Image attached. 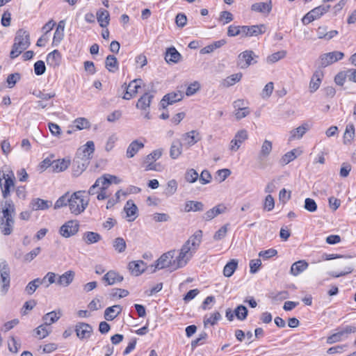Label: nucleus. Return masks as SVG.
<instances>
[{"label":"nucleus","instance_id":"69168bd1","mask_svg":"<svg viewBox=\"0 0 356 356\" xmlns=\"http://www.w3.org/2000/svg\"><path fill=\"white\" fill-rule=\"evenodd\" d=\"M227 232V225L221 227L213 235L215 241H219L225 237Z\"/></svg>","mask_w":356,"mask_h":356},{"label":"nucleus","instance_id":"e433bc0d","mask_svg":"<svg viewBox=\"0 0 356 356\" xmlns=\"http://www.w3.org/2000/svg\"><path fill=\"white\" fill-rule=\"evenodd\" d=\"M82 238L86 244L90 245L99 242L102 240V236L97 232H86L83 234Z\"/></svg>","mask_w":356,"mask_h":356},{"label":"nucleus","instance_id":"c9c22d12","mask_svg":"<svg viewBox=\"0 0 356 356\" xmlns=\"http://www.w3.org/2000/svg\"><path fill=\"white\" fill-rule=\"evenodd\" d=\"M181 57V54L177 51V49L174 47H172L167 49L165 59L167 63L172 62L176 63L179 62Z\"/></svg>","mask_w":356,"mask_h":356},{"label":"nucleus","instance_id":"a18cd8bd","mask_svg":"<svg viewBox=\"0 0 356 356\" xmlns=\"http://www.w3.org/2000/svg\"><path fill=\"white\" fill-rule=\"evenodd\" d=\"M337 332L343 340L348 338L350 334L356 332V327L353 325H346L344 327L339 328L337 330Z\"/></svg>","mask_w":356,"mask_h":356},{"label":"nucleus","instance_id":"f03ea898","mask_svg":"<svg viewBox=\"0 0 356 356\" xmlns=\"http://www.w3.org/2000/svg\"><path fill=\"white\" fill-rule=\"evenodd\" d=\"M15 206L12 200L0 202V230L3 235L11 234L15 224Z\"/></svg>","mask_w":356,"mask_h":356},{"label":"nucleus","instance_id":"c756f323","mask_svg":"<svg viewBox=\"0 0 356 356\" xmlns=\"http://www.w3.org/2000/svg\"><path fill=\"white\" fill-rule=\"evenodd\" d=\"M97 19L101 27H107L110 21L108 11L102 8L98 10L97 12Z\"/></svg>","mask_w":356,"mask_h":356},{"label":"nucleus","instance_id":"72a5a7b5","mask_svg":"<svg viewBox=\"0 0 356 356\" xmlns=\"http://www.w3.org/2000/svg\"><path fill=\"white\" fill-rule=\"evenodd\" d=\"M70 164V159H58L52 162V169L54 172H60L65 170Z\"/></svg>","mask_w":356,"mask_h":356},{"label":"nucleus","instance_id":"79ce46f5","mask_svg":"<svg viewBox=\"0 0 356 356\" xmlns=\"http://www.w3.org/2000/svg\"><path fill=\"white\" fill-rule=\"evenodd\" d=\"M42 284H43V280H40V278H36L28 283L24 291L28 295H32Z\"/></svg>","mask_w":356,"mask_h":356},{"label":"nucleus","instance_id":"aec40b11","mask_svg":"<svg viewBox=\"0 0 356 356\" xmlns=\"http://www.w3.org/2000/svg\"><path fill=\"white\" fill-rule=\"evenodd\" d=\"M123 279V276L115 270H109L102 277L103 281L106 282L108 285H113L121 282Z\"/></svg>","mask_w":356,"mask_h":356},{"label":"nucleus","instance_id":"58836bf2","mask_svg":"<svg viewBox=\"0 0 356 356\" xmlns=\"http://www.w3.org/2000/svg\"><path fill=\"white\" fill-rule=\"evenodd\" d=\"M182 152V144L179 140H174L170 149V156L172 159H177Z\"/></svg>","mask_w":356,"mask_h":356},{"label":"nucleus","instance_id":"7ed1b4c3","mask_svg":"<svg viewBox=\"0 0 356 356\" xmlns=\"http://www.w3.org/2000/svg\"><path fill=\"white\" fill-rule=\"evenodd\" d=\"M31 44L30 35L28 31L24 29H19L14 39L10 57L12 59L17 58Z\"/></svg>","mask_w":356,"mask_h":356},{"label":"nucleus","instance_id":"423d86ee","mask_svg":"<svg viewBox=\"0 0 356 356\" xmlns=\"http://www.w3.org/2000/svg\"><path fill=\"white\" fill-rule=\"evenodd\" d=\"M10 270L8 263L3 260L0 261V282L2 284L1 291L6 294L8 291L10 282Z\"/></svg>","mask_w":356,"mask_h":356},{"label":"nucleus","instance_id":"0eeeda50","mask_svg":"<svg viewBox=\"0 0 356 356\" xmlns=\"http://www.w3.org/2000/svg\"><path fill=\"white\" fill-rule=\"evenodd\" d=\"M257 57L258 56L255 55L253 51L245 50L238 56L237 65L241 69H246L250 65L257 63V60H254V59Z\"/></svg>","mask_w":356,"mask_h":356},{"label":"nucleus","instance_id":"9d476101","mask_svg":"<svg viewBox=\"0 0 356 356\" xmlns=\"http://www.w3.org/2000/svg\"><path fill=\"white\" fill-rule=\"evenodd\" d=\"M142 83V79H136L131 81L128 86L126 83H124L122 87L124 88L126 92L123 96V99L129 100L136 96L138 92V89L141 87Z\"/></svg>","mask_w":356,"mask_h":356},{"label":"nucleus","instance_id":"f257e3e1","mask_svg":"<svg viewBox=\"0 0 356 356\" xmlns=\"http://www.w3.org/2000/svg\"><path fill=\"white\" fill-rule=\"evenodd\" d=\"M202 235V230H197L184 243L179 250L178 256L172 261V265L175 266L174 270L183 268L188 264L199 248Z\"/></svg>","mask_w":356,"mask_h":356},{"label":"nucleus","instance_id":"37998d69","mask_svg":"<svg viewBox=\"0 0 356 356\" xmlns=\"http://www.w3.org/2000/svg\"><path fill=\"white\" fill-rule=\"evenodd\" d=\"M355 136V127L353 124L346 126L345 133L343 134L344 144L350 143Z\"/></svg>","mask_w":356,"mask_h":356},{"label":"nucleus","instance_id":"338daca9","mask_svg":"<svg viewBox=\"0 0 356 356\" xmlns=\"http://www.w3.org/2000/svg\"><path fill=\"white\" fill-rule=\"evenodd\" d=\"M261 265V261L259 259H252L250 261V272L252 274L256 273Z\"/></svg>","mask_w":356,"mask_h":356},{"label":"nucleus","instance_id":"f3484780","mask_svg":"<svg viewBox=\"0 0 356 356\" xmlns=\"http://www.w3.org/2000/svg\"><path fill=\"white\" fill-rule=\"evenodd\" d=\"M272 1L268 0L266 2L254 3L251 6V10L262 14L268 15L272 10Z\"/></svg>","mask_w":356,"mask_h":356},{"label":"nucleus","instance_id":"bb28decb","mask_svg":"<svg viewBox=\"0 0 356 356\" xmlns=\"http://www.w3.org/2000/svg\"><path fill=\"white\" fill-rule=\"evenodd\" d=\"M122 309L119 305L107 307L104 311V318L106 321H113L120 314Z\"/></svg>","mask_w":356,"mask_h":356},{"label":"nucleus","instance_id":"f704fd0d","mask_svg":"<svg viewBox=\"0 0 356 356\" xmlns=\"http://www.w3.org/2000/svg\"><path fill=\"white\" fill-rule=\"evenodd\" d=\"M51 205V202L40 198L33 199L31 202L33 211L47 209Z\"/></svg>","mask_w":356,"mask_h":356},{"label":"nucleus","instance_id":"0e129e2a","mask_svg":"<svg viewBox=\"0 0 356 356\" xmlns=\"http://www.w3.org/2000/svg\"><path fill=\"white\" fill-rule=\"evenodd\" d=\"M275 207V201L273 196L268 194L264 201V209L268 211H270L273 209Z\"/></svg>","mask_w":356,"mask_h":356},{"label":"nucleus","instance_id":"6ab92c4d","mask_svg":"<svg viewBox=\"0 0 356 356\" xmlns=\"http://www.w3.org/2000/svg\"><path fill=\"white\" fill-rule=\"evenodd\" d=\"M183 140L186 142V144L191 147L201 140L200 133L196 130H192L189 132L185 133L181 136Z\"/></svg>","mask_w":356,"mask_h":356},{"label":"nucleus","instance_id":"c03bdc74","mask_svg":"<svg viewBox=\"0 0 356 356\" xmlns=\"http://www.w3.org/2000/svg\"><path fill=\"white\" fill-rule=\"evenodd\" d=\"M113 246L118 252L122 253L126 250V241L123 238L118 237L113 241Z\"/></svg>","mask_w":356,"mask_h":356},{"label":"nucleus","instance_id":"9b49d317","mask_svg":"<svg viewBox=\"0 0 356 356\" xmlns=\"http://www.w3.org/2000/svg\"><path fill=\"white\" fill-rule=\"evenodd\" d=\"M175 250H172L163 254L157 259L155 268L158 269H163L170 266L174 270L175 266L172 265V259L175 254Z\"/></svg>","mask_w":356,"mask_h":356},{"label":"nucleus","instance_id":"864d4df0","mask_svg":"<svg viewBox=\"0 0 356 356\" xmlns=\"http://www.w3.org/2000/svg\"><path fill=\"white\" fill-rule=\"evenodd\" d=\"M296 149H293L286 153L281 159V163L282 165H286L291 161H293L297 157V155L296 154Z\"/></svg>","mask_w":356,"mask_h":356},{"label":"nucleus","instance_id":"de8ad7c7","mask_svg":"<svg viewBox=\"0 0 356 356\" xmlns=\"http://www.w3.org/2000/svg\"><path fill=\"white\" fill-rule=\"evenodd\" d=\"M330 8V6H319L311 11H309L312 16L316 19L322 16L324 13H327Z\"/></svg>","mask_w":356,"mask_h":356},{"label":"nucleus","instance_id":"7c9ffc66","mask_svg":"<svg viewBox=\"0 0 356 356\" xmlns=\"http://www.w3.org/2000/svg\"><path fill=\"white\" fill-rule=\"evenodd\" d=\"M144 147V144L138 140L132 141L127 147L126 156L127 158L134 157L138 152Z\"/></svg>","mask_w":356,"mask_h":356},{"label":"nucleus","instance_id":"052dcab7","mask_svg":"<svg viewBox=\"0 0 356 356\" xmlns=\"http://www.w3.org/2000/svg\"><path fill=\"white\" fill-rule=\"evenodd\" d=\"M242 26L230 25L227 29V35L229 37H235L238 35H242Z\"/></svg>","mask_w":356,"mask_h":356},{"label":"nucleus","instance_id":"393cba45","mask_svg":"<svg viewBox=\"0 0 356 356\" xmlns=\"http://www.w3.org/2000/svg\"><path fill=\"white\" fill-rule=\"evenodd\" d=\"M308 263L305 260H299L293 263L290 269V273L293 276H298L308 268Z\"/></svg>","mask_w":356,"mask_h":356},{"label":"nucleus","instance_id":"3c124183","mask_svg":"<svg viewBox=\"0 0 356 356\" xmlns=\"http://www.w3.org/2000/svg\"><path fill=\"white\" fill-rule=\"evenodd\" d=\"M242 73H236L233 74L230 76H229L225 80V84L229 87L234 85L236 83L241 81L242 78Z\"/></svg>","mask_w":356,"mask_h":356},{"label":"nucleus","instance_id":"6e6552de","mask_svg":"<svg viewBox=\"0 0 356 356\" xmlns=\"http://www.w3.org/2000/svg\"><path fill=\"white\" fill-rule=\"evenodd\" d=\"M79 229V223L77 220H69L60 227L59 232L62 236L69 238L75 235Z\"/></svg>","mask_w":356,"mask_h":356},{"label":"nucleus","instance_id":"4be33fe9","mask_svg":"<svg viewBox=\"0 0 356 356\" xmlns=\"http://www.w3.org/2000/svg\"><path fill=\"white\" fill-rule=\"evenodd\" d=\"M75 273L73 270H68L60 275L56 281V284L67 287L74 280Z\"/></svg>","mask_w":356,"mask_h":356},{"label":"nucleus","instance_id":"a878e982","mask_svg":"<svg viewBox=\"0 0 356 356\" xmlns=\"http://www.w3.org/2000/svg\"><path fill=\"white\" fill-rule=\"evenodd\" d=\"M323 76V72L321 70H316L314 73V74L312 77V79L310 81V83H309L310 92L313 93L318 89L320 84L321 83V79H322Z\"/></svg>","mask_w":356,"mask_h":356},{"label":"nucleus","instance_id":"412c9836","mask_svg":"<svg viewBox=\"0 0 356 356\" xmlns=\"http://www.w3.org/2000/svg\"><path fill=\"white\" fill-rule=\"evenodd\" d=\"M146 264L141 260L133 261L129 263L128 268L131 274L138 276L145 271Z\"/></svg>","mask_w":356,"mask_h":356},{"label":"nucleus","instance_id":"c85d7f7f","mask_svg":"<svg viewBox=\"0 0 356 356\" xmlns=\"http://www.w3.org/2000/svg\"><path fill=\"white\" fill-rule=\"evenodd\" d=\"M124 210L127 214V217L131 218L129 221H133L136 218L138 208L131 200H128L124 207Z\"/></svg>","mask_w":356,"mask_h":356},{"label":"nucleus","instance_id":"e2e57ef3","mask_svg":"<svg viewBox=\"0 0 356 356\" xmlns=\"http://www.w3.org/2000/svg\"><path fill=\"white\" fill-rule=\"evenodd\" d=\"M46 67L44 61L38 60L34 64V72L36 75L40 76L45 72Z\"/></svg>","mask_w":356,"mask_h":356},{"label":"nucleus","instance_id":"09e8293b","mask_svg":"<svg viewBox=\"0 0 356 356\" xmlns=\"http://www.w3.org/2000/svg\"><path fill=\"white\" fill-rule=\"evenodd\" d=\"M248 311L244 305H238L234 310L236 317L240 320L243 321L247 318Z\"/></svg>","mask_w":356,"mask_h":356},{"label":"nucleus","instance_id":"5701e85b","mask_svg":"<svg viewBox=\"0 0 356 356\" xmlns=\"http://www.w3.org/2000/svg\"><path fill=\"white\" fill-rule=\"evenodd\" d=\"M61 61V54L58 50L55 49L48 54L47 56V63L52 67H57L59 66Z\"/></svg>","mask_w":356,"mask_h":356},{"label":"nucleus","instance_id":"f8f14e48","mask_svg":"<svg viewBox=\"0 0 356 356\" xmlns=\"http://www.w3.org/2000/svg\"><path fill=\"white\" fill-rule=\"evenodd\" d=\"M92 330V327L86 323H78L75 326L76 336L81 340L88 339Z\"/></svg>","mask_w":356,"mask_h":356},{"label":"nucleus","instance_id":"ea45409f","mask_svg":"<svg viewBox=\"0 0 356 356\" xmlns=\"http://www.w3.org/2000/svg\"><path fill=\"white\" fill-rule=\"evenodd\" d=\"M204 210V204L201 202L197 201H187L185 204L184 211L186 212L190 211H202Z\"/></svg>","mask_w":356,"mask_h":356},{"label":"nucleus","instance_id":"bf43d9fd","mask_svg":"<svg viewBox=\"0 0 356 356\" xmlns=\"http://www.w3.org/2000/svg\"><path fill=\"white\" fill-rule=\"evenodd\" d=\"M74 124H75V127L79 130H81L83 129H87V128L90 127L89 121L86 118H76L74 120Z\"/></svg>","mask_w":356,"mask_h":356},{"label":"nucleus","instance_id":"cd10ccee","mask_svg":"<svg viewBox=\"0 0 356 356\" xmlns=\"http://www.w3.org/2000/svg\"><path fill=\"white\" fill-rule=\"evenodd\" d=\"M154 97V95L149 92H145L143 96L140 97L136 104V108L146 111L150 106L152 99Z\"/></svg>","mask_w":356,"mask_h":356},{"label":"nucleus","instance_id":"6e6d98bb","mask_svg":"<svg viewBox=\"0 0 356 356\" xmlns=\"http://www.w3.org/2000/svg\"><path fill=\"white\" fill-rule=\"evenodd\" d=\"M199 177V175L197 171L194 169H189L185 174V179L186 181L189 183L195 182Z\"/></svg>","mask_w":356,"mask_h":356},{"label":"nucleus","instance_id":"13d9d810","mask_svg":"<svg viewBox=\"0 0 356 356\" xmlns=\"http://www.w3.org/2000/svg\"><path fill=\"white\" fill-rule=\"evenodd\" d=\"M161 155H162L161 149L154 150L152 153H150L149 154H148L146 156L144 163H147L149 161L154 162L156 160H158L161 156Z\"/></svg>","mask_w":356,"mask_h":356},{"label":"nucleus","instance_id":"a19ab883","mask_svg":"<svg viewBox=\"0 0 356 356\" xmlns=\"http://www.w3.org/2000/svg\"><path fill=\"white\" fill-rule=\"evenodd\" d=\"M106 68L111 72H115L118 69V61L113 55H108L106 58Z\"/></svg>","mask_w":356,"mask_h":356},{"label":"nucleus","instance_id":"39448f33","mask_svg":"<svg viewBox=\"0 0 356 356\" xmlns=\"http://www.w3.org/2000/svg\"><path fill=\"white\" fill-rule=\"evenodd\" d=\"M344 54L343 52L334 51L321 54L317 60V63L319 67L324 68L335 62L342 60Z\"/></svg>","mask_w":356,"mask_h":356},{"label":"nucleus","instance_id":"4c0bfd02","mask_svg":"<svg viewBox=\"0 0 356 356\" xmlns=\"http://www.w3.org/2000/svg\"><path fill=\"white\" fill-rule=\"evenodd\" d=\"M238 263V260L235 259H231L227 262L223 268L224 276L227 277H231L236 270Z\"/></svg>","mask_w":356,"mask_h":356},{"label":"nucleus","instance_id":"20e7f679","mask_svg":"<svg viewBox=\"0 0 356 356\" xmlns=\"http://www.w3.org/2000/svg\"><path fill=\"white\" fill-rule=\"evenodd\" d=\"M85 191H79L69 195L68 207L72 213L77 216L83 213L88 205L89 200L83 198Z\"/></svg>","mask_w":356,"mask_h":356},{"label":"nucleus","instance_id":"4d7b16f0","mask_svg":"<svg viewBox=\"0 0 356 356\" xmlns=\"http://www.w3.org/2000/svg\"><path fill=\"white\" fill-rule=\"evenodd\" d=\"M304 208L309 212H315L317 210V204L314 200L307 197L305 200Z\"/></svg>","mask_w":356,"mask_h":356},{"label":"nucleus","instance_id":"ddd939ff","mask_svg":"<svg viewBox=\"0 0 356 356\" xmlns=\"http://www.w3.org/2000/svg\"><path fill=\"white\" fill-rule=\"evenodd\" d=\"M248 135L246 130L241 129L238 131L230 142L229 149L236 152L241 147V144L248 139Z\"/></svg>","mask_w":356,"mask_h":356},{"label":"nucleus","instance_id":"774afa93","mask_svg":"<svg viewBox=\"0 0 356 356\" xmlns=\"http://www.w3.org/2000/svg\"><path fill=\"white\" fill-rule=\"evenodd\" d=\"M277 254V251L273 248L268 249L267 250L261 251L259 253V256L262 257L264 259H270Z\"/></svg>","mask_w":356,"mask_h":356},{"label":"nucleus","instance_id":"2f4dec72","mask_svg":"<svg viewBox=\"0 0 356 356\" xmlns=\"http://www.w3.org/2000/svg\"><path fill=\"white\" fill-rule=\"evenodd\" d=\"M309 126L308 124L305 123L296 129H293L290 132L289 140H293L295 139H300L303 135L309 130Z\"/></svg>","mask_w":356,"mask_h":356},{"label":"nucleus","instance_id":"49530a36","mask_svg":"<svg viewBox=\"0 0 356 356\" xmlns=\"http://www.w3.org/2000/svg\"><path fill=\"white\" fill-rule=\"evenodd\" d=\"M106 182H109L108 180L105 179V177H99L96 179L95 184L90 186L89 188L88 193L90 195H92L97 193L96 188H99L102 186H106Z\"/></svg>","mask_w":356,"mask_h":356},{"label":"nucleus","instance_id":"2eb2a0df","mask_svg":"<svg viewBox=\"0 0 356 356\" xmlns=\"http://www.w3.org/2000/svg\"><path fill=\"white\" fill-rule=\"evenodd\" d=\"M90 164L87 160L77 158L75 156L72 163V175L74 177H79Z\"/></svg>","mask_w":356,"mask_h":356},{"label":"nucleus","instance_id":"1a4fd4ad","mask_svg":"<svg viewBox=\"0 0 356 356\" xmlns=\"http://www.w3.org/2000/svg\"><path fill=\"white\" fill-rule=\"evenodd\" d=\"M95 152V144L93 141L89 140L84 145L78 149L76 156L90 163Z\"/></svg>","mask_w":356,"mask_h":356},{"label":"nucleus","instance_id":"b1692460","mask_svg":"<svg viewBox=\"0 0 356 356\" xmlns=\"http://www.w3.org/2000/svg\"><path fill=\"white\" fill-rule=\"evenodd\" d=\"M273 149L272 143L270 140H265L261 145V150L258 154V161L261 163L264 159L268 157Z\"/></svg>","mask_w":356,"mask_h":356},{"label":"nucleus","instance_id":"a211bd4d","mask_svg":"<svg viewBox=\"0 0 356 356\" xmlns=\"http://www.w3.org/2000/svg\"><path fill=\"white\" fill-rule=\"evenodd\" d=\"M182 99V95L180 92H172L165 95L161 101V106L165 108L168 105L172 104Z\"/></svg>","mask_w":356,"mask_h":356},{"label":"nucleus","instance_id":"4468645a","mask_svg":"<svg viewBox=\"0 0 356 356\" xmlns=\"http://www.w3.org/2000/svg\"><path fill=\"white\" fill-rule=\"evenodd\" d=\"M264 24L253 26H242V37H251L261 35L265 32Z\"/></svg>","mask_w":356,"mask_h":356},{"label":"nucleus","instance_id":"473e14b6","mask_svg":"<svg viewBox=\"0 0 356 356\" xmlns=\"http://www.w3.org/2000/svg\"><path fill=\"white\" fill-rule=\"evenodd\" d=\"M62 314L60 309L58 311H52L43 316L42 321L45 325H51L56 322L61 316Z\"/></svg>","mask_w":356,"mask_h":356},{"label":"nucleus","instance_id":"8fccbe9b","mask_svg":"<svg viewBox=\"0 0 356 356\" xmlns=\"http://www.w3.org/2000/svg\"><path fill=\"white\" fill-rule=\"evenodd\" d=\"M286 55V52L285 51H280L275 52L274 54H270L266 58L267 63H274L280 59L284 58Z\"/></svg>","mask_w":356,"mask_h":356},{"label":"nucleus","instance_id":"680f3d73","mask_svg":"<svg viewBox=\"0 0 356 356\" xmlns=\"http://www.w3.org/2000/svg\"><path fill=\"white\" fill-rule=\"evenodd\" d=\"M41 248L40 247H37L31 250L30 252L26 254L24 257V261L25 262H30L33 259H34L40 252Z\"/></svg>","mask_w":356,"mask_h":356},{"label":"nucleus","instance_id":"dca6fc26","mask_svg":"<svg viewBox=\"0 0 356 356\" xmlns=\"http://www.w3.org/2000/svg\"><path fill=\"white\" fill-rule=\"evenodd\" d=\"M227 211V208L225 204H219L204 213L202 218L205 220L209 221L213 219L218 215L225 213Z\"/></svg>","mask_w":356,"mask_h":356},{"label":"nucleus","instance_id":"603ef678","mask_svg":"<svg viewBox=\"0 0 356 356\" xmlns=\"http://www.w3.org/2000/svg\"><path fill=\"white\" fill-rule=\"evenodd\" d=\"M47 325H45L44 323L39 325L36 329H35V334H36V336L42 339H44L46 337H47L49 333H50V330H48L47 329Z\"/></svg>","mask_w":356,"mask_h":356},{"label":"nucleus","instance_id":"5fc2aeb1","mask_svg":"<svg viewBox=\"0 0 356 356\" xmlns=\"http://www.w3.org/2000/svg\"><path fill=\"white\" fill-rule=\"evenodd\" d=\"M69 202V193H66L61 197H60L54 204V209H58L68 205Z\"/></svg>","mask_w":356,"mask_h":356}]
</instances>
